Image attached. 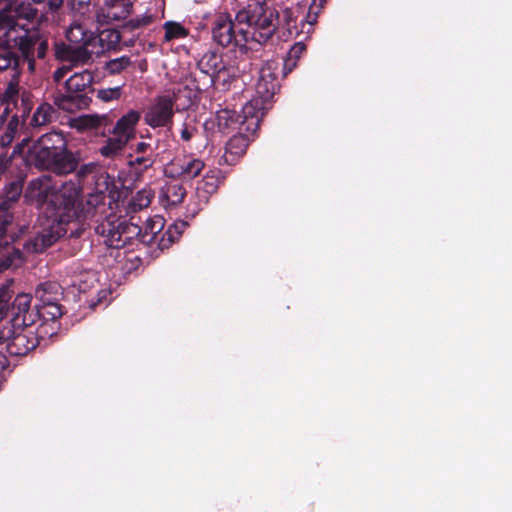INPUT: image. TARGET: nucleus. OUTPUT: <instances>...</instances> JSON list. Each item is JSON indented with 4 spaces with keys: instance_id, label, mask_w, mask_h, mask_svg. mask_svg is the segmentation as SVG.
I'll return each mask as SVG.
<instances>
[{
    "instance_id": "nucleus-1",
    "label": "nucleus",
    "mask_w": 512,
    "mask_h": 512,
    "mask_svg": "<svg viewBox=\"0 0 512 512\" xmlns=\"http://www.w3.org/2000/svg\"><path fill=\"white\" fill-rule=\"evenodd\" d=\"M81 189L75 183L66 182L59 189L49 191L40 179L29 182L25 197L36 198L47 219L45 227L23 243L28 254L42 253L67 233V225L81 217H91L99 209H104L103 195L88 194L85 201L80 200Z\"/></svg>"
},
{
    "instance_id": "nucleus-2",
    "label": "nucleus",
    "mask_w": 512,
    "mask_h": 512,
    "mask_svg": "<svg viewBox=\"0 0 512 512\" xmlns=\"http://www.w3.org/2000/svg\"><path fill=\"white\" fill-rule=\"evenodd\" d=\"M292 22L289 10L279 13L265 1H251L236 13L235 22L228 13L217 14L211 27L212 40L221 47L233 44L246 54L250 42L265 45L276 33L280 39L290 37Z\"/></svg>"
},
{
    "instance_id": "nucleus-3",
    "label": "nucleus",
    "mask_w": 512,
    "mask_h": 512,
    "mask_svg": "<svg viewBox=\"0 0 512 512\" xmlns=\"http://www.w3.org/2000/svg\"><path fill=\"white\" fill-rule=\"evenodd\" d=\"M110 177L108 174L100 175L96 180L97 190L94 194L101 193L103 195V203L105 208L99 209L96 215L91 217H81V221L90 220L95 224V232L105 238L107 246L115 249L132 246L134 243L142 244V228L133 222H128L126 219L118 217L112 211L106 214L112 208L105 202L106 194L100 189L102 185L108 190Z\"/></svg>"
},
{
    "instance_id": "nucleus-4",
    "label": "nucleus",
    "mask_w": 512,
    "mask_h": 512,
    "mask_svg": "<svg viewBox=\"0 0 512 512\" xmlns=\"http://www.w3.org/2000/svg\"><path fill=\"white\" fill-rule=\"evenodd\" d=\"M28 161L36 168L49 170L57 175H67L79 165V158L67 149L62 132L51 131L43 134L29 149Z\"/></svg>"
},
{
    "instance_id": "nucleus-5",
    "label": "nucleus",
    "mask_w": 512,
    "mask_h": 512,
    "mask_svg": "<svg viewBox=\"0 0 512 512\" xmlns=\"http://www.w3.org/2000/svg\"><path fill=\"white\" fill-rule=\"evenodd\" d=\"M93 79L88 70L74 73L65 81L66 92L53 95V104L69 113L88 108L92 101L90 94L94 92Z\"/></svg>"
},
{
    "instance_id": "nucleus-6",
    "label": "nucleus",
    "mask_w": 512,
    "mask_h": 512,
    "mask_svg": "<svg viewBox=\"0 0 512 512\" xmlns=\"http://www.w3.org/2000/svg\"><path fill=\"white\" fill-rule=\"evenodd\" d=\"M11 309L10 323L15 333L7 343V352L11 356H25L39 345V339L29 328L35 323L36 314L17 313Z\"/></svg>"
},
{
    "instance_id": "nucleus-7",
    "label": "nucleus",
    "mask_w": 512,
    "mask_h": 512,
    "mask_svg": "<svg viewBox=\"0 0 512 512\" xmlns=\"http://www.w3.org/2000/svg\"><path fill=\"white\" fill-rule=\"evenodd\" d=\"M15 44L23 62L27 63L29 72L36 69L37 60H45L49 49V38L40 30H27L15 39Z\"/></svg>"
},
{
    "instance_id": "nucleus-8",
    "label": "nucleus",
    "mask_w": 512,
    "mask_h": 512,
    "mask_svg": "<svg viewBox=\"0 0 512 512\" xmlns=\"http://www.w3.org/2000/svg\"><path fill=\"white\" fill-rule=\"evenodd\" d=\"M175 102L174 94L155 97L144 114V123L153 129L166 128L171 130L174 123Z\"/></svg>"
},
{
    "instance_id": "nucleus-9",
    "label": "nucleus",
    "mask_w": 512,
    "mask_h": 512,
    "mask_svg": "<svg viewBox=\"0 0 512 512\" xmlns=\"http://www.w3.org/2000/svg\"><path fill=\"white\" fill-rule=\"evenodd\" d=\"M0 106L3 108L4 119L14 112L11 117L25 121L33 108V102L28 92L24 90L20 93L18 84L10 81L2 95Z\"/></svg>"
},
{
    "instance_id": "nucleus-10",
    "label": "nucleus",
    "mask_w": 512,
    "mask_h": 512,
    "mask_svg": "<svg viewBox=\"0 0 512 512\" xmlns=\"http://www.w3.org/2000/svg\"><path fill=\"white\" fill-rule=\"evenodd\" d=\"M32 297L29 294H17L12 302L13 309H17V313L36 314L35 321L42 318L44 321H55L63 315V307L59 302L47 305H35V310L31 309Z\"/></svg>"
},
{
    "instance_id": "nucleus-11",
    "label": "nucleus",
    "mask_w": 512,
    "mask_h": 512,
    "mask_svg": "<svg viewBox=\"0 0 512 512\" xmlns=\"http://www.w3.org/2000/svg\"><path fill=\"white\" fill-rule=\"evenodd\" d=\"M278 72V63L275 61L266 62L260 68L256 83V93L260 98L269 102L279 91L280 82L278 80Z\"/></svg>"
},
{
    "instance_id": "nucleus-12",
    "label": "nucleus",
    "mask_w": 512,
    "mask_h": 512,
    "mask_svg": "<svg viewBox=\"0 0 512 512\" xmlns=\"http://www.w3.org/2000/svg\"><path fill=\"white\" fill-rule=\"evenodd\" d=\"M38 15V10L33 8L30 4H25L24 0H21L19 4L9 9H0V32L5 33L14 30L18 26V19H25L33 21Z\"/></svg>"
},
{
    "instance_id": "nucleus-13",
    "label": "nucleus",
    "mask_w": 512,
    "mask_h": 512,
    "mask_svg": "<svg viewBox=\"0 0 512 512\" xmlns=\"http://www.w3.org/2000/svg\"><path fill=\"white\" fill-rule=\"evenodd\" d=\"M210 126H217L218 131L222 134H229L236 129L244 131L240 113L229 108L218 110L213 119L205 122L204 127L206 129Z\"/></svg>"
},
{
    "instance_id": "nucleus-14",
    "label": "nucleus",
    "mask_w": 512,
    "mask_h": 512,
    "mask_svg": "<svg viewBox=\"0 0 512 512\" xmlns=\"http://www.w3.org/2000/svg\"><path fill=\"white\" fill-rule=\"evenodd\" d=\"M268 101L259 96L248 101L241 110V120L245 132L254 133L258 128L265 112V104Z\"/></svg>"
},
{
    "instance_id": "nucleus-15",
    "label": "nucleus",
    "mask_w": 512,
    "mask_h": 512,
    "mask_svg": "<svg viewBox=\"0 0 512 512\" xmlns=\"http://www.w3.org/2000/svg\"><path fill=\"white\" fill-rule=\"evenodd\" d=\"M154 21L153 15H140L125 21L118 29L124 46H133L139 38L142 29Z\"/></svg>"
},
{
    "instance_id": "nucleus-16",
    "label": "nucleus",
    "mask_w": 512,
    "mask_h": 512,
    "mask_svg": "<svg viewBox=\"0 0 512 512\" xmlns=\"http://www.w3.org/2000/svg\"><path fill=\"white\" fill-rule=\"evenodd\" d=\"M92 51L86 47H79L74 44H66L62 41L54 42V55L60 61L70 62L72 65L84 64L91 59Z\"/></svg>"
},
{
    "instance_id": "nucleus-17",
    "label": "nucleus",
    "mask_w": 512,
    "mask_h": 512,
    "mask_svg": "<svg viewBox=\"0 0 512 512\" xmlns=\"http://www.w3.org/2000/svg\"><path fill=\"white\" fill-rule=\"evenodd\" d=\"M240 131L238 134L233 135L225 146V152L220 158V164L235 165L240 157H242L249 146V137Z\"/></svg>"
},
{
    "instance_id": "nucleus-18",
    "label": "nucleus",
    "mask_w": 512,
    "mask_h": 512,
    "mask_svg": "<svg viewBox=\"0 0 512 512\" xmlns=\"http://www.w3.org/2000/svg\"><path fill=\"white\" fill-rule=\"evenodd\" d=\"M171 168L174 175L184 180H192L201 174L205 168V163L199 158L185 156L182 159L173 160Z\"/></svg>"
},
{
    "instance_id": "nucleus-19",
    "label": "nucleus",
    "mask_w": 512,
    "mask_h": 512,
    "mask_svg": "<svg viewBox=\"0 0 512 512\" xmlns=\"http://www.w3.org/2000/svg\"><path fill=\"white\" fill-rule=\"evenodd\" d=\"M25 261L24 252L10 246L7 240H0V273L21 266Z\"/></svg>"
},
{
    "instance_id": "nucleus-20",
    "label": "nucleus",
    "mask_w": 512,
    "mask_h": 512,
    "mask_svg": "<svg viewBox=\"0 0 512 512\" xmlns=\"http://www.w3.org/2000/svg\"><path fill=\"white\" fill-rule=\"evenodd\" d=\"M62 296L63 291L59 283L46 281L40 283L35 289V298L38 301L35 305H47L59 302Z\"/></svg>"
},
{
    "instance_id": "nucleus-21",
    "label": "nucleus",
    "mask_w": 512,
    "mask_h": 512,
    "mask_svg": "<svg viewBox=\"0 0 512 512\" xmlns=\"http://www.w3.org/2000/svg\"><path fill=\"white\" fill-rule=\"evenodd\" d=\"M141 118L140 112L136 110H129L116 122L112 133L114 135L123 136L127 141L134 137L135 127Z\"/></svg>"
},
{
    "instance_id": "nucleus-22",
    "label": "nucleus",
    "mask_w": 512,
    "mask_h": 512,
    "mask_svg": "<svg viewBox=\"0 0 512 512\" xmlns=\"http://www.w3.org/2000/svg\"><path fill=\"white\" fill-rule=\"evenodd\" d=\"M66 38L69 43L79 47H86L93 45L95 42V34L87 30L80 23H73L66 31Z\"/></svg>"
},
{
    "instance_id": "nucleus-23",
    "label": "nucleus",
    "mask_w": 512,
    "mask_h": 512,
    "mask_svg": "<svg viewBox=\"0 0 512 512\" xmlns=\"http://www.w3.org/2000/svg\"><path fill=\"white\" fill-rule=\"evenodd\" d=\"M198 67L207 75L219 73L224 69L222 56L215 51H209L199 60Z\"/></svg>"
},
{
    "instance_id": "nucleus-24",
    "label": "nucleus",
    "mask_w": 512,
    "mask_h": 512,
    "mask_svg": "<svg viewBox=\"0 0 512 512\" xmlns=\"http://www.w3.org/2000/svg\"><path fill=\"white\" fill-rule=\"evenodd\" d=\"M95 41H98L101 51L117 50L122 43L121 35L118 29L107 28L95 35Z\"/></svg>"
},
{
    "instance_id": "nucleus-25",
    "label": "nucleus",
    "mask_w": 512,
    "mask_h": 512,
    "mask_svg": "<svg viewBox=\"0 0 512 512\" xmlns=\"http://www.w3.org/2000/svg\"><path fill=\"white\" fill-rule=\"evenodd\" d=\"M185 187L178 182H171L162 189V201L168 206H177L186 196Z\"/></svg>"
},
{
    "instance_id": "nucleus-26",
    "label": "nucleus",
    "mask_w": 512,
    "mask_h": 512,
    "mask_svg": "<svg viewBox=\"0 0 512 512\" xmlns=\"http://www.w3.org/2000/svg\"><path fill=\"white\" fill-rule=\"evenodd\" d=\"M23 179H15L8 182L3 191H0V202H5L7 205L14 208L23 192Z\"/></svg>"
},
{
    "instance_id": "nucleus-27",
    "label": "nucleus",
    "mask_w": 512,
    "mask_h": 512,
    "mask_svg": "<svg viewBox=\"0 0 512 512\" xmlns=\"http://www.w3.org/2000/svg\"><path fill=\"white\" fill-rule=\"evenodd\" d=\"M127 143V138L114 135L108 138L105 144L100 148V154L105 158H114L121 153Z\"/></svg>"
},
{
    "instance_id": "nucleus-28",
    "label": "nucleus",
    "mask_w": 512,
    "mask_h": 512,
    "mask_svg": "<svg viewBox=\"0 0 512 512\" xmlns=\"http://www.w3.org/2000/svg\"><path fill=\"white\" fill-rule=\"evenodd\" d=\"M164 227V219L162 217H155L148 219L145 229H142V244L147 246L152 244L157 239V234L161 232Z\"/></svg>"
},
{
    "instance_id": "nucleus-29",
    "label": "nucleus",
    "mask_w": 512,
    "mask_h": 512,
    "mask_svg": "<svg viewBox=\"0 0 512 512\" xmlns=\"http://www.w3.org/2000/svg\"><path fill=\"white\" fill-rule=\"evenodd\" d=\"M13 285V279H7L0 285V319H2L4 315L11 317L12 305L9 306L8 303L14 294Z\"/></svg>"
},
{
    "instance_id": "nucleus-30",
    "label": "nucleus",
    "mask_w": 512,
    "mask_h": 512,
    "mask_svg": "<svg viewBox=\"0 0 512 512\" xmlns=\"http://www.w3.org/2000/svg\"><path fill=\"white\" fill-rule=\"evenodd\" d=\"M165 30L164 42H172L174 40L184 39L188 37L189 30L181 23L175 21H167L163 25Z\"/></svg>"
},
{
    "instance_id": "nucleus-31",
    "label": "nucleus",
    "mask_w": 512,
    "mask_h": 512,
    "mask_svg": "<svg viewBox=\"0 0 512 512\" xmlns=\"http://www.w3.org/2000/svg\"><path fill=\"white\" fill-rule=\"evenodd\" d=\"M54 115V107L48 103H43L34 112L30 124L34 127L43 126L51 122Z\"/></svg>"
},
{
    "instance_id": "nucleus-32",
    "label": "nucleus",
    "mask_w": 512,
    "mask_h": 512,
    "mask_svg": "<svg viewBox=\"0 0 512 512\" xmlns=\"http://www.w3.org/2000/svg\"><path fill=\"white\" fill-rule=\"evenodd\" d=\"M154 197V193L151 189H142L132 197L129 202V208L132 212L140 211L147 208Z\"/></svg>"
},
{
    "instance_id": "nucleus-33",
    "label": "nucleus",
    "mask_w": 512,
    "mask_h": 512,
    "mask_svg": "<svg viewBox=\"0 0 512 512\" xmlns=\"http://www.w3.org/2000/svg\"><path fill=\"white\" fill-rule=\"evenodd\" d=\"M14 220L13 207L0 202V240H6L8 228Z\"/></svg>"
},
{
    "instance_id": "nucleus-34",
    "label": "nucleus",
    "mask_w": 512,
    "mask_h": 512,
    "mask_svg": "<svg viewBox=\"0 0 512 512\" xmlns=\"http://www.w3.org/2000/svg\"><path fill=\"white\" fill-rule=\"evenodd\" d=\"M220 173L219 170H209L205 174L201 181V186H199L198 189H202L207 194L216 193L221 182Z\"/></svg>"
},
{
    "instance_id": "nucleus-35",
    "label": "nucleus",
    "mask_w": 512,
    "mask_h": 512,
    "mask_svg": "<svg viewBox=\"0 0 512 512\" xmlns=\"http://www.w3.org/2000/svg\"><path fill=\"white\" fill-rule=\"evenodd\" d=\"M20 121L16 117H11L5 130L0 134V149L7 150V147L13 142Z\"/></svg>"
},
{
    "instance_id": "nucleus-36",
    "label": "nucleus",
    "mask_w": 512,
    "mask_h": 512,
    "mask_svg": "<svg viewBox=\"0 0 512 512\" xmlns=\"http://www.w3.org/2000/svg\"><path fill=\"white\" fill-rule=\"evenodd\" d=\"M306 51V45L303 41L296 42L288 51L287 58L285 60V68L291 71L296 67L297 61L301 58L303 53Z\"/></svg>"
},
{
    "instance_id": "nucleus-37",
    "label": "nucleus",
    "mask_w": 512,
    "mask_h": 512,
    "mask_svg": "<svg viewBox=\"0 0 512 512\" xmlns=\"http://www.w3.org/2000/svg\"><path fill=\"white\" fill-rule=\"evenodd\" d=\"M326 3L327 0H311L305 20L306 24L309 25V30H311L313 24L317 23L318 17L321 14ZM309 32L310 31H308V33Z\"/></svg>"
},
{
    "instance_id": "nucleus-38",
    "label": "nucleus",
    "mask_w": 512,
    "mask_h": 512,
    "mask_svg": "<svg viewBox=\"0 0 512 512\" xmlns=\"http://www.w3.org/2000/svg\"><path fill=\"white\" fill-rule=\"evenodd\" d=\"M73 127L77 128L80 131L97 129L101 126L102 120L97 116H80L77 119L73 120Z\"/></svg>"
},
{
    "instance_id": "nucleus-39",
    "label": "nucleus",
    "mask_w": 512,
    "mask_h": 512,
    "mask_svg": "<svg viewBox=\"0 0 512 512\" xmlns=\"http://www.w3.org/2000/svg\"><path fill=\"white\" fill-rule=\"evenodd\" d=\"M132 64L130 57L121 56L119 58L111 59L105 64V70L109 74H119Z\"/></svg>"
},
{
    "instance_id": "nucleus-40",
    "label": "nucleus",
    "mask_w": 512,
    "mask_h": 512,
    "mask_svg": "<svg viewBox=\"0 0 512 512\" xmlns=\"http://www.w3.org/2000/svg\"><path fill=\"white\" fill-rule=\"evenodd\" d=\"M181 237V230H177L176 228H170L162 234L161 238L158 241V247L161 250L169 248L174 242L179 240Z\"/></svg>"
},
{
    "instance_id": "nucleus-41",
    "label": "nucleus",
    "mask_w": 512,
    "mask_h": 512,
    "mask_svg": "<svg viewBox=\"0 0 512 512\" xmlns=\"http://www.w3.org/2000/svg\"><path fill=\"white\" fill-rule=\"evenodd\" d=\"M19 57L8 49L0 50V71L19 65Z\"/></svg>"
},
{
    "instance_id": "nucleus-42",
    "label": "nucleus",
    "mask_w": 512,
    "mask_h": 512,
    "mask_svg": "<svg viewBox=\"0 0 512 512\" xmlns=\"http://www.w3.org/2000/svg\"><path fill=\"white\" fill-rule=\"evenodd\" d=\"M121 92V86L103 88L97 91V97L104 102H109L112 100L119 99L121 96Z\"/></svg>"
},
{
    "instance_id": "nucleus-43",
    "label": "nucleus",
    "mask_w": 512,
    "mask_h": 512,
    "mask_svg": "<svg viewBox=\"0 0 512 512\" xmlns=\"http://www.w3.org/2000/svg\"><path fill=\"white\" fill-rule=\"evenodd\" d=\"M153 163V156L149 155H138L137 157L129 161L130 166L135 167L136 169L137 167H139L140 172L145 171L148 168L152 167Z\"/></svg>"
},
{
    "instance_id": "nucleus-44",
    "label": "nucleus",
    "mask_w": 512,
    "mask_h": 512,
    "mask_svg": "<svg viewBox=\"0 0 512 512\" xmlns=\"http://www.w3.org/2000/svg\"><path fill=\"white\" fill-rule=\"evenodd\" d=\"M96 169H97V164L93 163V162H90V163H86V164L81 165L79 168L77 166L74 171H76V176L78 178V181L79 182H83L85 180V178L88 175L94 173V171Z\"/></svg>"
},
{
    "instance_id": "nucleus-45",
    "label": "nucleus",
    "mask_w": 512,
    "mask_h": 512,
    "mask_svg": "<svg viewBox=\"0 0 512 512\" xmlns=\"http://www.w3.org/2000/svg\"><path fill=\"white\" fill-rule=\"evenodd\" d=\"M290 12H291V17L293 19V22L291 23V28H292V31H293V34H291L290 37L286 38V39H283L284 41H287L288 39L290 38H293V37H297L299 34H300V31L298 30V27H297V21L296 19L293 17V12L288 9ZM306 18L301 20V32H303V29L307 26V31L305 32L307 35H306V38H309V35L313 32V27H311V30L310 32L308 33L309 31V25L306 24L305 22ZM315 24H313L312 26H314Z\"/></svg>"
},
{
    "instance_id": "nucleus-46",
    "label": "nucleus",
    "mask_w": 512,
    "mask_h": 512,
    "mask_svg": "<svg viewBox=\"0 0 512 512\" xmlns=\"http://www.w3.org/2000/svg\"><path fill=\"white\" fill-rule=\"evenodd\" d=\"M197 132L198 130L194 125L184 123L180 133L181 140L189 142Z\"/></svg>"
},
{
    "instance_id": "nucleus-47",
    "label": "nucleus",
    "mask_w": 512,
    "mask_h": 512,
    "mask_svg": "<svg viewBox=\"0 0 512 512\" xmlns=\"http://www.w3.org/2000/svg\"><path fill=\"white\" fill-rule=\"evenodd\" d=\"M134 151L138 155H154V148L151 146V144L146 142H138L137 144H135Z\"/></svg>"
},
{
    "instance_id": "nucleus-48",
    "label": "nucleus",
    "mask_w": 512,
    "mask_h": 512,
    "mask_svg": "<svg viewBox=\"0 0 512 512\" xmlns=\"http://www.w3.org/2000/svg\"><path fill=\"white\" fill-rule=\"evenodd\" d=\"M13 333H15V330H13L12 325L10 327H4V328L0 329V345H2L4 343L7 344L11 338V335H13Z\"/></svg>"
},
{
    "instance_id": "nucleus-49",
    "label": "nucleus",
    "mask_w": 512,
    "mask_h": 512,
    "mask_svg": "<svg viewBox=\"0 0 512 512\" xmlns=\"http://www.w3.org/2000/svg\"><path fill=\"white\" fill-rule=\"evenodd\" d=\"M45 3L51 11H56L62 6L63 0H46Z\"/></svg>"
},
{
    "instance_id": "nucleus-50",
    "label": "nucleus",
    "mask_w": 512,
    "mask_h": 512,
    "mask_svg": "<svg viewBox=\"0 0 512 512\" xmlns=\"http://www.w3.org/2000/svg\"><path fill=\"white\" fill-rule=\"evenodd\" d=\"M67 70L68 69H66L65 67L58 68L57 70H55V72H54L55 81H60L61 79H63Z\"/></svg>"
},
{
    "instance_id": "nucleus-51",
    "label": "nucleus",
    "mask_w": 512,
    "mask_h": 512,
    "mask_svg": "<svg viewBox=\"0 0 512 512\" xmlns=\"http://www.w3.org/2000/svg\"><path fill=\"white\" fill-rule=\"evenodd\" d=\"M9 365L8 358L0 352V373H2Z\"/></svg>"
},
{
    "instance_id": "nucleus-52",
    "label": "nucleus",
    "mask_w": 512,
    "mask_h": 512,
    "mask_svg": "<svg viewBox=\"0 0 512 512\" xmlns=\"http://www.w3.org/2000/svg\"><path fill=\"white\" fill-rule=\"evenodd\" d=\"M186 226H187V223L184 221H181L178 223H174V224L170 225L169 227L176 228L177 230H181V234H182Z\"/></svg>"
},
{
    "instance_id": "nucleus-53",
    "label": "nucleus",
    "mask_w": 512,
    "mask_h": 512,
    "mask_svg": "<svg viewBox=\"0 0 512 512\" xmlns=\"http://www.w3.org/2000/svg\"><path fill=\"white\" fill-rule=\"evenodd\" d=\"M2 2L4 3V6L1 9H11L12 5H14L17 0H2Z\"/></svg>"
},
{
    "instance_id": "nucleus-54",
    "label": "nucleus",
    "mask_w": 512,
    "mask_h": 512,
    "mask_svg": "<svg viewBox=\"0 0 512 512\" xmlns=\"http://www.w3.org/2000/svg\"><path fill=\"white\" fill-rule=\"evenodd\" d=\"M35 4H44L46 0H32Z\"/></svg>"
},
{
    "instance_id": "nucleus-55",
    "label": "nucleus",
    "mask_w": 512,
    "mask_h": 512,
    "mask_svg": "<svg viewBox=\"0 0 512 512\" xmlns=\"http://www.w3.org/2000/svg\"><path fill=\"white\" fill-rule=\"evenodd\" d=\"M5 119H4V116H3V111L1 112V115H0V126L4 123Z\"/></svg>"
},
{
    "instance_id": "nucleus-56",
    "label": "nucleus",
    "mask_w": 512,
    "mask_h": 512,
    "mask_svg": "<svg viewBox=\"0 0 512 512\" xmlns=\"http://www.w3.org/2000/svg\"><path fill=\"white\" fill-rule=\"evenodd\" d=\"M2 3V0H0V4Z\"/></svg>"
}]
</instances>
